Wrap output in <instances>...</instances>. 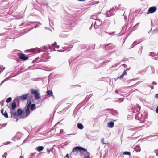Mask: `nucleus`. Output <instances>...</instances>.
<instances>
[{"label": "nucleus", "instance_id": "obj_55", "mask_svg": "<svg viewBox=\"0 0 158 158\" xmlns=\"http://www.w3.org/2000/svg\"><path fill=\"white\" fill-rule=\"evenodd\" d=\"M63 132V130L62 129H61L60 130V133H62Z\"/></svg>", "mask_w": 158, "mask_h": 158}, {"label": "nucleus", "instance_id": "obj_5", "mask_svg": "<svg viewBox=\"0 0 158 158\" xmlns=\"http://www.w3.org/2000/svg\"><path fill=\"white\" fill-rule=\"evenodd\" d=\"M157 9V8L156 6H152L150 7L148 10L147 12L146 13L147 14H148L150 13H152L155 12L156 10Z\"/></svg>", "mask_w": 158, "mask_h": 158}, {"label": "nucleus", "instance_id": "obj_3", "mask_svg": "<svg viewBox=\"0 0 158 158\" xmlns=\"http://www.w3.org/2000/svg\"><path fill=\"white\" fill-rule=\"evenodd\" d=\"M30 113L29 107L25 106L23 110V115L19 118L20 119H24L28 116Z\"/></svg>", "mask_w": 158, "mask_h": 158}, {"label": "nucleus", "instance_id": "obj_30", "mask_svg": "<svg viewBox=\"0 0 158 158\" xmlns=\"http://www.w3.org/2000/svg\"><path fill=\"white\" fill-rule=\"evenodd\" d=\"M91 18L92 19L94 20H97V19H98V17L95 15H92L91 16Z\"/></svg>", "mask_w": 158, "mask_h": 158}, {"label": "nucleus", "instance_id": "obj_9", "mask_svg": "<svg viewBox=\"0 0 158 158\" xmlns=\"http://www.w3.org/2000/svg\"><path fill=\"white\" fill-rule=\"evenodd\" d=\"M106 111H108L110 110H112V114L113 115H117L118 114V112L116 110H114V109H107L105 110Z\"/></svg>", "mask_w": 158, "mask_h": 158}, {"label": "nucleus", "instance_id": "obj_42", "mask_svg": "<svg viewBox=\"0 0 158 158\" xmlns=\"http://www.w3.org/2000/svg\"><path fill=\"white\" fill-rule=\"evenodd\" d=\"M154 98L155 99H158V93L155 95Z\"/></svg>", "mask_w": 158, "mask_h": 158}, {"label": "nucleus", "instance_id": "obj_41", "mask_svg": "<svg viewBox=\"0 0 158 158\" xmlns=\"http://www.w3.org/2000/svg\"><path fill=\"white\" fill-rule=\"evenodd\" d=\"M152 73H154V68L153 67H151Z\"/></svg>", "mask_w": 158, "mask_h": 158}, {"label": "nucleus", "instance_id": "obj_46", "mask_svg": "<svg viewBox=\"0 0 158 158\" xmlns=\"http://www.w3.org/2000/svg\"><path fill=\"white\" fill-rule=\"evenodd\" d=\"M124 75H127V73L126 70H124L123 72L122 73Z\"/></svg>", "mask_w": 158, "mask_h": 158}, {"label": "nucleus", "instance_id": "obj_64", "mask_svg": "<svg viewBox=\"0 0 158 158\" xmlns=\"http://www.w3.org/2000/svg\"><path fill=\"white\" fill-rule=\"evenodd\" d=\"M59 46L58 45H56V48H59Z\"/></svg>", "mask_w": 158, "mask_h": 158}, {"label": "nucleus", "instance_id": "obj_56", "mask_svg": "<svg viewBox=\"0 0 158 158\" xmlns=\"http://www.w3.org/2000/svg\"><path fill=\"white\" fill-rule=\"evenodd\" d=\"M133 158H140V157L136 156H134Z\"/></svg>", "mask_w": 158, "mask_h": 158}, {"label": "nucleus", "instance_id": "obj_4", "mask_svg": "<svg viewBox=\"0 0 158 158\" xmlns=\"http://www.w3.org/2000/svg\"><path fill=\"white\" fill-rule=\"evenodd\" d=\"M82 151H86V149L82 147L79 146H76L73 149L70 154H72V152H76L77 153H78L79 152H81Z\"/></svg>", "mask_w": 158, "mask_h": 158}, {"label": "nucleus", "instance_id": "obj_31", "mask_svg": "<svg viewBox=\"0 0 158 158\" xmlns=\"http://www.w3.org/2000/svg\"><path fill=\"white\" fill-rule=\"evenodd\" d=\"M10 77H7L5 79H4L2 81V83H4V82H5L6 81L10 79Z\"/></svg>", "mask_w": 158, "mask_h": 158}, {"label": "nucleus", "instance_id": "obj_39", "mask_svg": "<svg viewBox=\"0 0 158 158\" xmlns=\"http://www.w3.org/2000/svg\"><path fill=\"white\" fill-rule=\"evenodd\" d=\"M137 42L136 41H135L134 43H133L132 45V48L134 47V46L136 44H138V43H136Z\"/></svg>", "mask_w": 158, "mask_h": 158}, {"label": "nucleus", "instance_id": "obj_25", "mask_svg": "<svg viewBox=\"0 0 158 158\" xmlns=\"http://www.w3.org/2000/svg\"><path fill=\"white\" fill-rule=\"evenodd\" d=\"M47 94L48 96H52L53 94V93L51 90H48L47 91Z\"/></svg>", "mask_w": 158, "mask_h": 158}, {"label": "nucleus", "instance_id": "obj_47", "mask_svg": "<svg viewBox=\"0 0 158 158\" xmlns=\"http://www.w3.org/2000/svg\"><path fill=\"white\" fill-rule=\"evenodd\" d=\"M47 153L49 154L51 150L50 149L48 148L47 149Z\"/></svg>", "mask_w": 158, "mask_h": 158}, {"label": "nucleus", "instance_id": "obj_45", "mask_svg": "<svg viewBox=\"0 0 158 158\" xmlns=\"http://www.w3.org/2000/svg\"><path fill=\"white\" fill-rule=\"evenodd\" d=\"M10 142L7 141V142H6L5 143H4V144L6 145H7L9 144H10Z\"/></svg>", "mask_w": 158, "mask_h": 158}, {"label": "nucleus", "instance_id": "obj_6", "mask_svg": "<svg viewBox=\"0 0 158 158\" xmlns=\"http://www.w3.org/2000/svg\"><path fill=\"white\" fill-rule=\"evenodd\" d=\"M135 118L140 121V123H143L144 119L142 118V114L140 113H138L137 114L135 115Z\"/></svg>", "mask_w": 158, "mask_h": 158}, {"label": "nucleus", "instance_id": "obj_63", "mask_svg": "<svg viewBox=\"0 0 158 158\" xmlns=\"http://www.w3.org/2000/svg\"><path fill=\"white\" fill-rule=\"evenodd\" d=\"M150 86V87L151 88V89H154V86Z\"/></svg>", "mask_w": 158, "mask_h": 158}, {"label": "nucleus", "instance_id": "obj_16", "mask_svg": "<svg viewBox=\"0 0 158 158\" xmlns=\"http://www.w3.org/2000/svg\"><path fill=\"white\" fill-rule=\"evenodd\" d=\"M32 104L31 100L30 99H28L27 100V102L26 106L29 107L30 105H32Z\"/></svg>", "mask_w": 158, "mask_h": 158}, {"label": "nucleus", "instance_id": "obj_62", "mask_svg": "<svg viewBox=\"0 0 158 158\" xmlns=\"http://www.w3.org/2000/svg\"><path fill=\"white\" fill-rule=\"evenodd\" d=\"M85 158H91L89 156V155H87V156H86L85 157Z\"/></svg>", "mask_w": 158, "mask_h": 158}, {"label": "nucleus", "instance_id": "obj_49", "mask_svg": "<svg viewBox=\"0 0 158 158\" xmlns=\"http://www.w3.org/2000/svg\"><path fill=\"white\" fill-rule=\"evenodd\" d=\"M57 44V43L56 42H55L53 44H52L53 47L54 46H56Z\"/></svg>", "mask_w": 158, "mask_h": 158}, {"label": "nucleus", "instance_id": "obj_27", "mask_svg": "<svg viewBox=\"0 0 158 158\" xmlns=\"http://www.w3.org/2000/svg\"><path fill=\"white\" fill-rule=\"evenodd\" d=\"M123 155H127L129 156L131 155V153L130 152L125 151L123 153Z\"/></svg>", "mask_w": 158, "mask_h": 158}, {"label": "nucleus", "instance_id": "obj_38", "mask_svg": "<svg viewBox=\"0 0 158 158\" xmlns=\"http://www.w3.org/2000/svg\"><path fill=\"white\" fill-rule=\"evenodd\" d=\"M70 107V105H68V106L64 108V109L63 110V111H64V112L67 109H68Z\"/></svg>", "mask_w": 158, "mask_h": 158}, {"label": "nucleus", "instance_id": "obj_32", "mask_svg": "<svg viewBox=\"0 0 158 158\" xmlns=\"http://www.w3.org/2000/svg\"><path fill=\"white\" fill-rule=\"evenodd\" d=\"M59 36L61 37L64 38L66 37V35H64L63 33H60Z\"/></svg>", "mask_w": 158, "mask_h": 158}, {"label": "nucleus", "instance_id": "obj_36", "mask_svg": "<svg viewBox=\"0 0 158 158\" xmlns=\"http://www.w3.org/2000/svg\"><path fill=\"white\" fill-rule=\"evenodd\" d=\"M124 76V75H123V74H122L119 77H117L116 79H121L123 78Z\"/></svg>", "mask_w": 158, "mask_h": 158}, {"label": "nucleus", "instance_id": "obj_43", "mask_svg": "<svg viewBox=\"0 0 158 158\" xmlns=\"http://www.w3.org/2000/svg\"><path fill=\"white\" fill-rule=\"evenodd\" d=\"M106 33H107V32H105ZM114 32H112L111 33H107L109 34L110 35H114Z\"/></svg>", "mask_w": 158, "mask_h": 158}, {"label": "nucleus", "instance_id": "obj_2", "mask_svg": "<svg viewBox=\"0 0 158 158\" xmlns=\"http://www.w3.org/2000/svg\"><path fill=\"white\" fill-rule=\"evenodd\" d=\"M21 100L20 96H17L13 100L12 103L11 104V108H10L9 107L8 108L12 110H15L16 108L17 105L16 102L19 103L20 102V100Z\"/></svg>", "mask_w": 158, "mask_h": 158}, {"label": "nucleus", "instance_id": "obj_57", "mask_svg": "<svg viewBox=\"0 0 158 158\" xmlns=\"http://www.w3.org/2000/svg\"><path fill=\"white\" fill-rule=\"evenodd\" d=\"M152 84H154V85H156V84H157V83H156V82H155V81H153V82L152 83Z\"/></svg>", "mask_w": 158, "mask_h": 158}, {"label": "nucleus", "instance_id": "obj_19", "mask_svg": "<svg viewBox=\"0 0 158 158\" xmlns=\"http://www.w3.org/2000/svg\"><path fill=\"white\" fill-rule=\"evenodd\" d=\"M31 93L33 94L34 96L36 94L38 93V91L37 90H35L34 89H31L30 90Z\"/></svg>", "mask_w": 158, "mask_h": 158}, {"label": "nucleus", "instance_id": "obj_21", "mask_svg": "<svg viewBox=\"0 0 158 158\" xmlns=\"http://www.w3.org/2000/svg\"><path fill=\"white\" fill-rule=\"evenodd\" d=\"M77 127L78 128L82 130L84 128L83 125L81 123H78L77 124Z\"/></svg>", "mask_w": 158, "mask_h": 158}, {"label": "nucleus", "instance_id": "obj_37", "mask_svg": "<svg viewBox=\"0 0 158 158\" xmlns=\"http://www.w3.org/2000/svg\"><path fill=\"white\" fill-rule=\"evenodd\" d=\"M70 107V105H68V106L64 108V109L63 110V111H64V112L67 109H68Z\"/></svg>", "mask_w": 158, "mask_h": 158}, {"label": "nucleus", "instance_id": "obj_52", "mask_svg": "<svg viewBox=\"0 0 158 158\" xmlns=\"http://www.w3.org/2000/svg\"><path fill=\"white\" fill-rule=\"evenodd\" d=\"M0 103H1L2 104H1V106H3L4 105V101H2L1 102H0Z\"/></svg>", "mask_w": 158, "mask_h": 158}, {"label": "nucleus", "instance_id": "obj_53", "mask_svg": "<svg viewBox=\"0 0 158 158\" xmlns=\"http://www.w3.org/2000/svg\"><path fill=\"white\" fill-rule=\"evenodd\" d=\"M156 113H158V106L157 107L156 109Z\"/></svg>", "mask_w": 158, "mask_h": 158}, {"label": "nucleus", "instance_id": "obj_28", "mask_svg": "<svg viewBox=\"0 0 158 158\" xmlns=\"http://www.w3.org/2000/svg\"><path fill=\"white\" fill-rule=\"evenodd\" d=\"M2 115L6 118H8V113L6 111H5L4 113Z\"/></svg>", "mask_w": 158, "mask_h": 158}, {"label": "nucleus", "instance_id": "obj_11", "mask_svg": "<svg viewBox=\"0 0 158 158\" xmlns=\"http://www.w3.org/2000/svg\"><path fill=\"white\" fill-rule=\"evenodd\" d=\"M17 114L18 116H22L23 115V110L21 108H19L17 111Z\"/></svg>", "mask_w": 158, "mask_h": 158}, {"label": "nucleus", "instance_id": "obj_44", "mask_svg": "<svg viewBox=\"0 0 158 158\" xmlns=\"http://www.w3.org/2000/svg\"><path fill=\"white\" fill-rule=\"evenodd\" d=\"M7 156V153L6 152H5L4 155H2V156L3 157H5V158H6V156Z\"/></svg>", "mask_w": 158, "mask_h": 158}, {"label": "nucleus", "instance_id": "obj_33", "mask_svg": "<svg viewBox=\"0 0 158 158\" xmlns=\"http://www.w3.org/2000/svg\"><path fill=\"white\" fill-rule=\"evenodd\" d=\"M50 48V46L49 45H48V46L47 47V46H46V47L44 46V47H43V48L44 49V51H45V50L46 49H47L48 48Z\"/></svg>", "mask_w": 158, "mask_h": 158}, {"label": "nucleus", "instance_id": "obj_40", "mask_svg": "<svg viewBox=\"0 0 158 158\" xmlns=\"http://www.w3.org/2000/svg\"><path fill=\"white\" fill-rule=\"evenodd\" d=\"M120 64V63H118L116 64L115 65L112 66V68L114 67H117Z\"/></svg>", "mask_w": 158, "mask_h": 158}, {"label": "nucleus", "instance_id": "obj_60", "mask_svg": "<svg viewBox=\"0 0 158 158\" xmlns=\"http://www.w3.org/2000/svg\"><path fill=\"white\" fill-rule=\"evenodd\" d=\"M104 139H103L102 140V143L103 144H106V143H104Z\"/></svg>", "mask_w": 158, "mask_h": 158}, {"label": "nucleus", "instance_id": "obj_50", "mask_svg": "<svg viewBox=\"0 0 158 158\" xmlns=\"http://www.w3.org/2000/svg\"><path fill=\"white\" fill-rule=\"evenodd\" d=\"M84 152H86L87 154L88 155H89V156L90 155V153H89L87 151V150L86 149V151H83Z\"/></svg>", "mask_w": 158, "mask_h": 158}, {"label": "nucleus", "instance_id": "obj_29", "mask_svg": "<svg viewBox=\"0 0 158 158\" xmlns=\"http://www.w3.org/2000/svg\"><path fill=\"white\" fill-rule=\"evenodd\" d=\"M149 56H151L152 57H154L156 56V54L153 52H151L150 54H149Z\"/></svg>", "mask_w": 158, "mask_h": 158}, {"label": "nucleus", "instance_id": "obj_59", "mask_svg": "<svg viewBox=\"0 0 158 158\" xmlns=\"http://www.w3.org/2000/svg\"><path fill=\"white\" fill-rule=\"evenodd\" d=\"M10 54L8 55V57L9 59H11V56H10Z\"/></svg>", "mask_w": 158, "mask_h": 158}, {"label": "nucleus", "instance_id": "obj_12", "mask_svg": "<svg viewBox=\"0 0 158 158\" xmlns=\"http://www.w3.org/2000/svg\"><path fill=\"white\" fill-rule=\"evenodd\" d=\"M11 114V118H12L14 116V118H16V117H17L18 116L17 114V112H15L14 111H11L10 112Z\"/></svg>", "mask_w": 158, "mask_h": 158}, {"label": "nucleus", "instance_id": "obj_20", "mask_svg": "<svg viewBox=\"0 0 158 158\" xmlns=\"http://www.w3.org/2000/svg\"><path fill=\"white\" fill-rule=\"evenodd\" d=\"M135 150L137 152H139L141 150L140 147L138 145H136L135 147Z\"/></svg>", "mask_w": 158, "mask_h": 158}, {"label": "nucleus", "instance_id": "obj_7", "mask_svg": "<svg viewBox=\"0 0 158 158\" xmlns=\"http://www.w3.org/2000/svg\"><path fill=\"white\" fill-rule=\"evenodd\" d=\"M87 58H90V57L85 54H81L78 55V56L76 57V59L79 58L80 59H85Z\"/></svg>", "mask_w": 158, "mask_h": 158}, {"label": "nucleus", "instance_id": "obj_17", "mask_svg": "<svg viewBox=\"0 0 158 158\" xmlns=\"http://www.w3.org/2000/svg\"><path fill=\"white\" fill-rule=\"evenodd\" d=\"M44 148L43 146H39L37 147L36 149L37 150L38 152H41L44 149Z\"/></svg>", "mask_w": 158, "mask_h": 158}, {"label": "nucleus", "instance_id": "obj_14", "mask_svg": "<svg viewBox=\"0 0 158 158\" xmlns=\"http://www.w3.org/2000/svg\"><path fill=\"white\" fill-rule=\"evenodd\" d=\"M20 96L21 98V100L22 101H23L27 99V94L23 95L22 96Z\"/></svg>", "mask_w": 158, "mask_h": 158}, {"label": "nucleus", "instance_id": "obj_15", "mask_svg": "<svg viewBox=\"0 0 158 158\" xmlns=\"http://www.w3.org/2000/svg\"><path fill=\"white\" fill-rule=\"evenodd\" d=\"M114 125V123L113 121H110L107 124V126L110 127L112 128Z\"/></svg>", "mask_w": 158, "mask_h": 158}, {"label": "nucleus", "instance_id": "obj_51", "mask_svg": "<svg viewBox=\"0 0 158 158\" xmlns=\"http://www.w3.org/2000/svg\"><path fill=\"white\" fill-rule=\"evenodd\" d=\"M1 113L2 114H3L4 113V110L3 109H2L1 110Z\"/></svg>", "mask_w": 158, "mask_h": 158}, {"label": "nucleus", "instance_id": "obj_34", "mask_svg": "<svg viewBox=\"0 0 158 158\" xmlns=\"http://www.w3.org/2000/svg\"><path fill=\"white\" fill-rule=\"evenodd\" d=\"M34 157V153H31L28 156V158H33Z\"/></svg>", "mask_w": 158, "mask_h": 158}, {"label": "nucleus", "instance_id": "obj_58", "mask_svg": "<svg viewBox=\"0 0 158 158\" xmlns=\"http://www.w3.org/2000/svg\"><path fill=\"white\" fill-rule=\"evenodd\" d=\"M123 66L125 68L127 67V65L125 64H122Z\"/></svg>", "mask_w": 158, "mask_h": 158}, {"label": "nucleus", "instance_id": "obj_54", "mask_svg": "<svg viewBox=\"0 0 158 158\" xmlns=\"http://www.w3.org/2000/svg\"><path fill=\"white\" fill-rule=\"evenodd\" d=\"M65 157L67 158H69V156L68 154H67L65 156Z\"/></svg>", "mask_w": 158, "mask_h": 158}, {"label": "nucleus", "instance_id": "obj_26", "mask_svg": "<svg viewBox=\"0 0 158 158\" xmlns=\"http://www.w3.org/2000/svg\"><path fill=\"white\" fill-rule=\"evenodd\" d=\"M12 100V98L11 97H9L6 100V102L7 103L10 102Z\"/></svg>", "mask_w": 158, "mask_h": 158}, {"label": "nucleus", "instance_id": "obj_1", "mask_svg": "<svg viewBox=\"0 0 158 158\" xmlns=\"http://www.w3.org/2000/svg\"><path fill=\"white\" fill-rule=\"evenodd\" d=\"M41 49H40L38 48H31L29 49H28L25 50V52H31V54H29L26 56L25 54L19 53V52H21V51L19 50H14L13 51V54H10V56H11V59H18V58H19L20 59H28L31 55L33 53H36L37 52H41Z\"/></svg>", "mask_w": 158, "mask_h": 158}, {"label": "nucleus", "instance_id": "obj_13", "mask_svg": "<svg viewBox=\"0 0 158 158\" xmlns=\"http://www.w3.org/2000/svg\"><path fill=\"white\" fill-rule=\"evenodd\" d=\"M36 105L35 104L33 103L32 105H30L29 107V109L31 110V111H32L36 109Z\"/></svg>", "mask_w": 158, "mask_h": 158}, {"label": "nucleus", "instance_id": "obj_23", "mask_svg": "<svg viewBox=\"0 0 158 158\" xmlns=\"http://www.w3.org/2000/svg\"><path fill=\"white\" fill-rule=\"evenodd\" d=\"M34 97H35V100H38V99H39L40 98L39 93L38 92L35 95Z\"/></svg>", "mask_w": 158, "mask_h": 158}, {"label": "nucleus", "instance_id": "obj_22", "mask_svg": "<svg viewBox=\"0 0 158 158\" xmlns=\"http://www.w3.org/2000/svg\"><path fill=\"white\" fill-rule=\"evenodd\" d=\"M109 61H106L105 62L103 61V62H102V64H100V65H98V67H96V65H94V68L95 69H96L97 68H98V67H100L101 65H103V64H105L106 63H107L109 62Z\"/></svg>", "mask_w": 158, "mask_h": 158}, {"label": "nucleus", "instance_id": "obj_24", "mask_svg": "<svg viewBox=\"0 0 158 158\" xmlns=\"http://www.w3.org/2000/svg\"><path fill=\"white\" fill-rule=\"evenodd\" d=\"M29 98L28 99H30L31 100L34 98L33 95L31 94H27V98Z\"/></svg>", "mask_w": 158, "mask_h": 158}, {"label": "nucleus", "instance_id": "obj_18", "mask_svg": "<svg viewBox=\"0 0 158 158\" xmlns=\"http://www.w3.org/2000/svg\"><path fill=\"white\" fill-rule=\"evenodd\" d=\"M115 10V9L114 8H111L110 10H109V11H107V12L106 13V15H107V16L109 17L111 15H112L111 14H110V10Z\"/></svg>", "mask_w": 158, "mask_h": 158}, {"label": "nucleus", "instance_id": "obj_10", "mask_svg": "<svg viewBox=\"0 0 158 158\" xmlns=\"http://www.w3.org/2000/svg\"><path fill=\"white\" fill-rule=\"evenodd\" d=\"M97 21H95L94 24L95 28H96L97 26H100L101 24V22L100 21V19L98 18V19H97Z\"/></svg>", "mask_w": 158, "mask_h": 158}, {"label": "nucleus", "instance_id": "obj_48", "mask_svg": "<svg viewBox=\"0 0 158 158\" xmlns=\"http://www.w3.org/2000/svg\"><path fill=\"white\" fill-rule=\"evenodd\" d=\"M155 152L156 155L158 156V150H155Z\"/></svg>", "mask_w": 158, "mask_h": 158}, {"label": "nucleus", "instance_id": "obj_61", "mask_svg": "<svg viewBox=\"0 0 158 158\" xmlns=\"http://www.w3.org/2000/svg\"><path fill=\"white\" fill-rule=\"evenodd\" d=\"M139 23H137L136 24H135L134 26V27H136V26H138L139 25Z\"/></svg>", "mask_w": 158, "mask_h": 158}, {"label": "nucleus", "instance_id": "obj_35", "mask_svg": "<svg viewBox=\"0 0 158 158\" xmlns=\"http://www.w3.org/2000/svg\"><path fill=\"white\" fill-rule=\"evenodd\" d=\"M123 101V98H119L118 100L115 101V102H121Z\"/></svg>", "mask_w": 158, "mask_h": 158}, {"label": "nucleus", "instance_id": "obj_8", "mask_svg": "<svg viewBox=\"0 0 158 158\" xmlns=\"http://www.w3.org/2000/svg\"><path fill=\"white\" fill-rule=\"evenodd\" d=\"M112 44L111 43L108 44L105 46V48L107 50L112 49L114 47V45H112Z\"/></svg>", "mask_w": 158, "mask_h": 158}]
</instances>
